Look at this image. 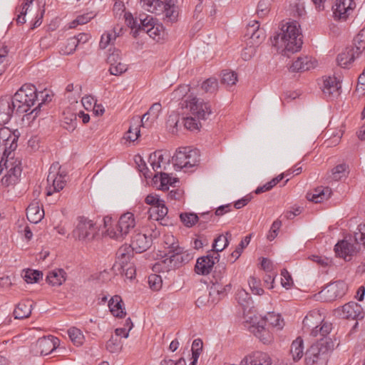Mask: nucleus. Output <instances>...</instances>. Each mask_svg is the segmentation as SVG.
<instances>
[{
    "mask_svg": "<svg viewBox=\"0 0 365 365\" xmlns=\"http://www.w3.org/2000/svg\"><path fill=\"white\" fill-rule=\"evenodd\" d=\"M231 238V234L229 232L225 233V235H219L212 244V250L216 252L215 255L219 252H222L229 245V239Z\"/></svg>",
    "mask_w": 365,
    "mask_h": 365,
    "instance_id": "79ce46f5",
    "label": "nucleus"
},
{
    "mask_svg": "<svg viewBox=\"0 0 365 365\" xmlns=\"http://www.w3.org/2000/svg\"><path fill=\"white\" fill-rule=\"evenodd\" d=\"M188 152V148H178L175 155L172 158V161L175 167L178 169L183 168H186V165H184V163H186L187 153Z\"/></svg>",
    "mask_w": 365,
    "mask_h": 365,
    "instance_id": "4c0bfd02",
    "label": "nucleus"
},
{
    "mask_svg": "<svg viewBox=\"0 0 365 365\" xmlns=\"http://www.w3.org/2000/svg\"><path fill=\"white\" fill-rule=\"evenodd\" d=\"M290 354L294 361H297L304 355V342L301 337H297L291 344Z\"/></svg>",
    "mask_w": 365,
    "mask_h": 365,
    "instance_id": "f704fd0d",
    "label": "nucleus"
},
{
    "mask_svg": "<svg viewBox=\"0 0 365 365\" xmlns=\"http://www.w3.org/2000/svg\"><path fill=\"white\" fill-rule=\"evenodd\" d=\"M271 359L267 353L256 351L245 356L240 365H270Z\"/></svg>",
    "mask_w": 365,
    "mask_h": 365,
    "instance_id": "a211bd4d",
    "label": "nucleus"
},
{
    "mask_svg": "<svg viewBox=\"0 0 365 365\" xmlns=\"http://www.w3.org/2000/svg\"><path fill=\"white\" fill-rule=\"evenodd\" d=\"M201 88L205 93H214L218 89V82L215 78H209L204 81L201 85Z\"/></svg>",
    "mask_w": 365,
    "mask_h": 365,
    "instance_id": "3c124183",
    "label": "nucleus"
},
{
    "mask_svg": "<svg viewBox=\"0 0 365 365\" xmlns=\"http://www.w3.org/2000/svg\"><path fill=\"white\" fill-rule=\"evenodd\" d=\"M347 284L343 281L330 283L318 293V298L327 302H332L345 295Z\"/></svg>",
    "mask_w": 365,
    "mask_h": 365,
    "instance_id": "f8f14e48",
    "label": "nucleus"
},
{
    "mask_svg": "<svg viewBox=\"0 0 365 365\" xmlns=\"http://www.w3.org/2000/svg\"><path fill=\"white\" fill-rule=\"evenodd\" d=\"M334 250L338 255L345 259L347 257H351L357 252L356 247L345 240L339 242L335 245Z\"/></svg>",
    "mask_w": 365,
    "mask_h": 365,
    "instance_id": "5701e85b",
    "label": "nucleus"
},
{
    "mask_svg": "<svg viewBox=\"0 0 365 365\" xmlns=\"http://www.w3.org/2000/svg\"><path fill=\"white\" fill-rule=\"evenodd\" d=\"M265 38V33L263 29H259L250 36V40L247 42V45H250L256 48Z\"/></svg>",
    "mask_w": 365,
    "mask_h": 365,
    "instance_id": "37998d69",
    "label": "nucleus"
},
{
    "mask_svg": "<svg viewBox=\"0 0 365 365\" xmlns=\"http://www.w3.org/2000/svg\"><path fill=\"white\" fill-rule=\"evenodd\" d=\"M299 27L297 21L282 24L276 35L270 38L272 46L284 48V54L297 52L302 45Z\"/></svg>",
    "mask_w": 365,
    "mask_h": 365,
    "instance_id": "f03ea898",
    "label": "nucleus"
},
{
    "mask_svg": "<svg viewBox=\"0 0 365 365\" xmlns=\"http://www.w3.org/2000/svg\"><path fill=\"white\" fill-rule=\"evenodd\" d=\"M332 329V324L328 322H319L317 327H314L311 331V335L314 337L319 336L320 339H324V341H331L329 338H327V335L330 333Z\"/></svg>",
    "mask_w": 365,
    "mask_h": 365,
    "instance_id": "bb28decb",
    "label": "nucleus"
},
{
    "mask_svg": "<svg viewBox=\"0 0 365 365\" xmlns=\"http://www.w3.org/2000/svg\"><path fill=\"white\" fill-rule=\"evenodd\" d=\"M140 132L138 120H137V123L135 126L133 125L130 126L128 130L124 135V139H126L130 142H134L139 137Z\"/></svg>",
    "mask_w": 365,
    "mask_h": 365,
    "instance_id": "6e6d98bb",
    "label": "nucleus"
},
{
    "mask_svg": "<svg viewBox=\"0 0 365 365\" xmlns=\"http://www.w3.org/2000/svg\"><path fill=\"white\" fill-rule=\"evenodd\" d=\"M160 188L162 190H168V185L174 186V185L178 182V180L175 178L170 177L165 173H160Z\"/></svg>",
    "mask_w": 365,
    "mask_h": 365,
    "instance_id": "13d9d810",
    "label": "nucleus"
},
{
    "mask_svg": "<svg viewBox=\"0 0 365 365\" xmlns=\"http://www.w3.org/2000/svg\"><path fill=\"white\" fill-rule=\"evenodd\" d=\"M43 277L41 272L33 269H28L26 271L24 278L27 283L38 282Z\"/></svg>",
    "mask_w": 365,
    "mask_h": 365,
    "instance_id": "bf43d9fd",
    "label": "nucleus"
},
{
    "mask_svg": "<svg viewBox=\"0 0 365 365\" xmlns=\"http://www.w3.org/2000/svg\"><path fill=\"white\" fill-rule=\"evenodd\" d=\"M322 81V91L327 99L333 100L339 96L342 81L340 73H334L333 76H324Z\"/></svg>",
    "mask_w": 365,
    "mask_h": 365,
    "instance_id": "9d476101",
    "label": "nucleus"
},
{
    "mask_svg": "<svg viewBox=\"0 0 365 365\" xmlns=\"http://www.w3.org/2000/svg\"><path fill=\"white\" fill-rule=\"evenodd\" d=\"M66 279V273L63 269H57L48 272L46 281L52 286L61 285Z\"/></svg>",
    "mask_w": 365,
    "mask_h": 365,
    "instance_id": "7c9ffc66",
    "label": "nucleus"
},
{
    "mask_svg": "<svg viewBox=\"0 0 365 365\" xmlns=\"http://www.w3.org/2000/svg\"><path fill=\"white\" fill-rule=\"evenodd\" d=\"M123 301L120 296L115 295L108 302V307L110 312L116 317L123 318L125 316L126 312L123 307Z\"/></svg>",
    "mask_w": 365,
    "mask_h": 365,
    "instance_id": "cd10ccee",
    "label": "nucleus"
},
{
    "mask_svg": "<svg viewBox=\"0 0 365 365\" xmlns=\"http://www.w3.org/2000/svg\"><path fill=\"white\" fill-rule=\"evenodd\" d=\"M77 46L76 39L74 37H71L68 38L66 42L62 46L60 52L63 55H69L76 51Z\"/></svg>",
    "mask_w": 365,
    "mask_h": 365,
    "instance_id": "864d4df0",
    "label": "nucleus"
},
{
    "mask_svg": "<svg viewBox=\"0 0 365 365\" xmlns=\"http://www.w3.org/2000/svg\"><path fill=\"white\" fill-rule=\"evenodd\" d=\"M66 173L61 170V165L58 163H53L48 171L47 177L48 186L46 187V195L50 196L54 192H59L66 185Z\"/></svg>",
    "mask_w": 365,
    "mask_h": 365,
    "instance_id": "423d86ee",
    "label": "nucleus"
},
{
    "mask_svg": "<svg viewBox=\"0 0 365 365\" xmlns=\"http://www.w3.org/2000/svg\"><path fill=\"white\" fill-rule=\"evenodd\" d=\"M165 243L168 250V253L155 263L154 269L156 270L168 272L189 262L192 259V253L180 247L174 236L167 235Z\"/></svg>",
    "mask_w": 365,
    "mask_h": 365,
    "instance_id": "f257e3e1",
    "label": "nucleus"
},
{
    "mask_svg": "<svg viewBox=\"0 0 365 365\" xmlns=\"http://www.w3.org/2000/svg\"><path fill=\"white\" fill-rule=\"evenodd\" d=\"M236 299L242 307H248L251 301L250 294L244 289L238 290L236 294Z\"/></svg>",
    "mask_w": 365,
    "mask_h": 365,
    "instance_id": "0e129e2a",
    "label": "nucleus"
},
{
    "mask_svg": "<svg viewBox=\"0 0 365 365\" xmlns=\"http://www.w3.org/2000/svg\"><path fill=\"white\" fill-rule=\"evenodd\" d=\"M180 218L183 225L187 227H191L199 220V217L193 212H184L180 215Z\"/></svg>",
    "mask_w": 365,
    "mask_h": 365,
    "instance_id": "8fccbe9b",
    "label": "nucleus"
},
{
    "mask_svg": "<svg viewBox=\"0 0 365 365\" xmlns=\"http://www.w3.org/2000/svg\"><path fill=\"white\" fill-rule=\"evenodd\" d=\"M63 126L69 132L73 131L77 126V114L66 110L63 113Z\"/></svg>",
    "mask_w": 365,
    "mask_h": 365,
    "instance_id": "72a5a7b5",
    "label": "nucleus"
},
{
    "mask_svg": "<svg viewBox=\"0 0 365 365\" xmlns=\"http://www.w3.org/2000/svg\"><path fill=\"white\" fill-rule=\"evenodd\" d=\"M98 232V227L93 220L85 217H79L73 235L78 240L89 242L95 237Z\"/></svg>",
    "mask_w": 365,
    "mask_h": 365,
    "instance_id": "1a4fd4ad",
    "label": "nucleus"
},
{
    "mask_svg": "<svg viewBox=\"0 0 365 365\" xmlns=\"http://www.w3.org/2000/svg\"><path fill=\"white\" fill-rule=\"evenodd\" d=\"M131 247H127V246H122L120 247L118 250L117 251L116 256L118 261L115 262V264L113 265V268L116 269L118 270L119 269H123L125 264L128 265V262L130 259L131 255Z\"/></svg>",
    "mask_w": 365,
    "mask_h": 365,
    "instance_id": "b1692460",
    "label": "nucleus"
},
{
    "mask_svg": "<svg viewBox=\"0 0 365 365\" xmlns=\"http://www.w3.org/2000/svg\"><path fill=\"white\" fill-rule=\"evenodd\" d=\"M10 155H6V159L2 158L0 162V185L6 187L14 186L22 173L21 160L18 158L9 157Z\"/></svg>",
    "mask_w": 365,
    "mask_h": 365,
    "instance_id": "20e7f679",
    "label": "nucleus"
},
{
    "mask_svg": "<svg viewBox=\"0 0 365 365\" xmlns=\"http://www.w3.org/2000/svg\"><path fill=\"white\" fill-rule=\"evenodd\" d=\"M14 102H11V96H4L0 98V125H4L9 122L14 113Z\"/></svg>",
    "mask_w": 365,
    "mask_h": 365,
    "instance_id": "dca6fc26",
    "label": "nucleus"
},
{
    "mask_svg": "<svg viewBox=\"0 0 365 365\" xmlns=\"http://www.w3.org/2000/svg\"><path fill=\"white\" fill-rule=\"evenodd\" d=\"M362 308L356 302H351L342 307L341 315L345 319H357L363 318Z\"/></svg>",
    "mask_w": 365,
    "mask_h": 365,
    "instance_id": "6ab92c4d",
    "label": "nucleus"
},
{
    "mask_svg": "<svg viewBox=\"0 0 365 365\" xmlns=\"http://www.w3.org/2000/svg\"><path fill=\"white\" fill-rule=\"evenodd\" d=\"M141 3H143V7L148 11L160 15L163 14L167 1L164 2L160 0H141Z\"/></svg>",
    "mask_w": 365,
    "mask_h": 365,
    "instance_id": "393cba45",
    "label": "nucleus"
},
{
    "mask_svg": "<svg viewBox=\"0 0 365 365\" xmlns=\"http://www.w3.org/2000/svg\"><path fill=\"white\" fill-rule=\"evenodd\" d=\"M222 282H212V285L210 288V296L217 295V299H212V303H215V301H219L220 299L225 297L227 293L231 290V284L227 283L224 284Z\"/></svg>",
    "mask_w": 365,
    "mask_h": 365,
    "instance_id": "4be33fe9",
    "label": "nucleus"
},
{
    "mask_svg": "<svg viewBox=\"0 0 365 365\" xmlns=\"http://www.w3.org/2000/svg\"><path fill=\"white\" fill-rule=\"evenodd\" d=\"M270 1L260 0L257 7V14L259 17H264L269 11Z\"/></svg>",
    "mask_w": 365,
    "mask_h": 365,
    "instance_id": "338daca9",
    "label": "nucleus"
},
{
    "mask_svg": "<svg viewBox=\"0 0 365 365\" xmlns=\"http://www.w3.org/2000/svg\"><path fill=\"white\" fill-rule=\"evenodd\" d=\"M250 236H246L244 239L241 240L239 245L232 252L231 257L234 258L232 262H234L237 259L240 257L242 252V250L249 245L250 242Z\"/></svg>",
    "mask_w": 365,
    "mask_h": 365,
    "instance_id": "052dcab7",
    "label": "nucleus"
},
{
    "mask_svg": "<svg viewBox=\"0 0 365 365\" xmlns=\"http://www.w3.org/2000/svg\"><path fill=\"white\" fill-rule=\"evenodd\" d=\"M360 53L356 52L354 48H346L345 51L339 53L337 56L336 61L338 66L341 68H345L346 66H350L351 63L359 58Z\"/></svg>",
    "mask_w": 365,
    "mask_h": 365,
    "instance_id": "aec40b11",
    "label": "nucleus"
},
{
    "mask_svg": "<svg viewBox=\"0 0 365 365\" xmlns=\"http://www.w3.org/2000/svg\"><path fill=\"white\" fill-rule=\"evenodd\" d=\"M331 190L328 187H317L312 193H307V198L309 201L319 203L328 199L331 196Z\"/></svg>",
    "mask_w": 365,
    "mask_h": 365,
    "instance_id": "c85d7f7f",
    "label": "nucleus"
},
{
    "mask_svg": "<svg viewBox=\"0 0 365 365\" xmlns=\"http://www.w3.org/2000/svg\"><path fill=\"white\" fill-rule=\"evenodd\" d=\"M106 61L110 66L109 68H119V67L127 66L123 62L120 51L115 48L109 53Z\"/></svg>",
    "mask_w": 365,
    "mask_h": 365,
    "instance_id": "c9c22d12",
    "label": "nucleus"
},
{
    "mask_svg": "<svg viewBox=\"0 0 365 365\" xmlns=\"http://www.w3.org/2000/svg\"><path fill=\"white\" fill-rule=\"evenodd\" d=\"M346 170V165L345 164H340L336 165L332 170V178L334 180H339L344 176Z\"/></svg>",
    "mask_w": 365,
    "mask_h": 365,
    "instance_id": "774afa93",
    "label": "nucleus"
},
{
    "mask_svg": "<svg viewBox=\"0 0 365 365\" xmlns=\"http://www.w3.org/2000/svg\"><path fill=\"white\" fill-rule=\"evenodd\" d=\"M33 2L34 0H24L20 6L16 8V11L18 13L16 19L17 24H24L26 23L25 16L29 10V6Z\"/></svg>",
    "mask_w": 365,
    "mask_h": 365,
    "instance_id": "a19ab883",
    "label": "nucleus"
},
{
    "mask_svg": "<svg viewBox=\"0 0 365 365\" xmlns=\"http://www.w3.org/2000/svg\"><path fill=\"white\" fill-rule=\"evenodd\" d=\"M356 52L361 53L365 51V27L361 29L354 39Z\"/></svg>",
    "mask_w": 365,
    "mask_h": 365,
    "instance_id": "603ef678",
    "label": "nucleus"
},
{
    "mask_svg": "<svg viewBox=\"0 0 365 365\" xmlns=\"http://www.w3.org/2000/svg\"><path fill=\"white\" fill-rule=\"evenodd\" d=\"M219 262V254L216 256L213 255H207L199 257L195 267V271L197 274L201 275H207L210 273L215 264Z\"/></svg>",
    "mask_w": 365,
    "mask_h": 365,
    "instance_id": "2eb2a0df",
    "label": "nucleus"
},
{
    "mask_svg": "<svg viewBox=\"0 0 365 365\" xmlns=\"http://www.w3.org/2000/svg\"><path fill=\"white\" fill-rule=\"evenodd\" d=\"M175 0H167V4L163 14H165V20L168 23H173L177 21L178 11L175 5Z\"/></svg>",
    "mask_w": 365,
    "mask_h": 365,
    "instance_id": "58836bf2",
    "label": "nucleus"
},
{
    "mask_svg": "<svg viewBox=\"0 0 365 365\" xmlns=\"http://www.w3.org/2000/svg\"><path fill=\"white\" fill-rule=\"evenodd\" d=\"M237 80V73L234 70H222L221 81L223 84L233 86Z\"/></svg>",
    "mask_w": 365,
    "mask_h": 365,
    "instance_id": "a18cd8bd",
    "label": "nucleus"
},
{
    "mask_svg": "<svg viewBox=\"0 0 365 365\" xmlns=\"http://www.w3.org/2000/svg\"><path fill=\"white\" fill-rule=\"evenodd\" d=\"M318 61L312 56H304L298 57L292 63L290 68H315L317 67Z\"/></svg>",
    "mask_w": 365,
    "mask_h": 365,
    "instance_id": "2f4dec72",
    "label": "nucleus"
},
{
    "mask_svg": "<svg viewBox=\"0 0 365 365\" xmlns=\"http://www.w3.org/2000/svg\"><path fill=\"white\" fill-rule=\"evenodd\" d=\"M252 324L249 329L255 336H257L262 343L269 344L272 340V336L266 325L276 327L282 329L284 327V321L279 314L274 312H268L264 317L257 321V317L252 319Z\"/></svg>",
    "mask_w": 365,
    "mask_h": 365,
    "instance_id": "7ed1b4c3",
    "label": "nucleus"
},
{
    "mask_svg": "<svg viewBox=\"0 0 365 365\" xmlns=\"http://www.w3.org/2000/svg\"><path fill=\"white\" fill-rule=\"evenodd\" d=\"M324 339H318L306 351L304 361L307 365H314L319 360L323 359L328 351L333 346L332 341H328Z\"/></svg>",
    "mask_w": 365,
    "mask_h": 365,
    "instance_id": "0eeeda50",
    "label": "nucleus"
},
{
    "mask_svg": "<svg viewBox=\"0 0 365 365\" xmlns=\"http://www.w3.org/2000/svg\"><path fill=\"white\" fill-rule=\"evenodd\" d=\"M189 91H190V86L188 85L180 86L177 89H175L171 93V99L173 101H175L182 100V101H183V103H182V105L185 100L184 98H187V97H186V96L187 95Z\"/></svg>",
    "mask_w": 365,
    "mask_h": 365,
    "instance_id": "c03bdc74",
    "label": "nucleus"
},
{
    "mask_svg": "<svg viewBox=\"0 0 365 365\" xmlns=\"http://www.w3.org/2000/svg\"><path fill=\"white\" fill-rule=\"evenodd\" d=\"M150 212V216L153 217V214L155 213L158 215L155 220H159L160 219H163L168 214V208L165 207L164 202H163V205L153 207Z\"/></svg>",
    "mask_w": 365,
    "mask_h": 365,
    "instance_id": "69168bd1",
    "label": "nucleus"
},
{
    "mask_svg": "<svg viewBox=\"0 0 365 365\" xmlns=\"http://www.w3.org/2000/svg\"><path fill=\"white\" fill-rule=\"evenodd\" d=\"M351 2L352 0H336L332 6L334 19L335 20L345 21L350 11L353 9Z\"/></svg>",
    "mask_w": 365,
    "mask_h": 365,
    "instance_id": "f3484780",
    "label": "nucleus"
},
{
    "mask_svg": "<svg viewBox=\"0 0 365 365\" xmlns=\"http://www.w3.org/2000/svg\"><path fill=\"white\" fill-rule=\"evenodd\" d=\"M11 98L16 114L21 115L29 112L34 106L38 99L37 90L32 84H24Z\"/></svg>",
    "mask_w": 365,
    "mask_h": 365,
    "instance_id": "39448f33",
    "label": "nucleus"
},
{
    "mask_svg": "<svg viewBox=\"0 0 365 365\" xmlns=\"http://www.w3.org/2000/svg\"><path fill=\"white\" fill-rule=\"evenodd\" d=\"M226 264L225 262H217L213 272V282H222L225 281L226 277Z\"/></svg>",
    "mask_w": 365,
    "mask_h": 365,
    "instance_id": "de8ad7c7",
    "label": "nucleus"
},
{
    "mask_svg": "<svg viewBox=\"0 0 365 365\" xmlns=\"http://www.w3.org/2000/svg\"><path fill=\"white\" fill-rule=\"evenodd\" d=\"M94 15L92 13H88L78 16L75 20L70 24V28H75L78 25H82L90 21Z\"/></svg>",
    "mask_w": 365,
    "mask_h": 365,
    "instance_id": "680f3d73",
    "label": "nucleus"
},
{
    "mask_svg": "<svg viewBox=\"0 0 365 365\" xmlns=\"http://www.w3.org/2000/svg\"><path fill=\"white\" fill-rule=\"evenodd\" d=\"M68 334L71 341L76 346L83 344L84 336L81 331L76 327H71L68 330Z\"/></svg>",
    "mask_w": 365,
    "mask_h": 365,
    "instance_id": "49530a36",
    "label": "nucleus"
},
{
    "mask_svg": "<svg viewBox=\"0 0 365 365\" xmlns=\"http://www.w3.org/2000/svg\"><path fill=\"white\" fill-rule=\"evenodd\" d=\"M135 226L134 215L131 212L124 213L120 216L115 229L107 230L108 235L116 240H123Z\"/></svg>",
    "mask_w": 365,
    "mask_h": 365,
    "instance_id": "6e6552de",
    "label": "nucleus"
},
{
    "mask_svg": "<svg viewBox=\"0 0 365 365\" xmlns=\"http://www.w3.org/2000/svg\"><path fill=\"white\" fill-rule=\"evenodd\" d=\"M122 31L123 28H120L118 31H117L116 28H114L113 30L102 34L99 42V47L101 49H105L108 45L112 44L115 38L120 35Z\"/></svg>",
    "mask_w": 365,
    "mask_h": 365,
    "instance_id": "473e14b6",
    "label": "nucleus"
},
{
    "mask_svg": "<svg viewBox=\"0 0 365 365\" xmlns=\"http://www.w3.org/2000/svg\"><path fill=\"white\" fill-rule=\"evenodd\" d=\"M323 322V317L321 315L319 311L313 310L310 312L304 319L303 324L304 327L308 328L314 329L317 327L319 322Z\"/></svg>",
    "mask_w": 365,
    "mask_h": 365,
    "instance_id": "e433bc0d",
    "label": "nucleus"
},
{
    "mask_svg": "<svg viewBox=\"0 0 365 365\" xmlns=\"http://www.w3.org/2000/svg\"><path fill=\"white\" fill-rule=\"evenodd\" d=\"M139 29L145 31L150 37L155 38L158 29H155V20L153 17L147 16L143 19H140Z\"/></svg>",
    "mask_w": 365,
    "mask_h": 365,
    "instance_id": "ea45409f",
    "label": "nucleus"
},
{
    "mask_svg": "<svg viewBox=\"0 0 365 365\" xmlns=\"http://www.w3.org/2000/svg\"><path fill=\"white\" fill-rule=\"evenodd\" d=\"M189 108L190 113L198 119H206L212 113L210 106L203 100L189 96L185 98L182 108Z\"/></svg>",
    "mask_w": 365,
    "mask_h": 365,
    "instance_id": "9b49d317",
    "label": "nucleus"
},
{
    "mask_svg": "<svg viewBox=\"0 0 365 365\" xmlns=\"http://www.w3.org/2000/svg\"><path fill=\"white\" fill-rule=\"evenodd\" d=\"M32 305V302L29 300L19 303L14 311L15 319H23L29 317L31 314Z\"/></svg>",
    "mask_w": 365,
    "mask_h": 365,
    "instance_id": "c756f323",
    "label": "nucleus"
},
{
    "mask_svg": "<svg viewBox=\"0 0 365 365\" xmlns=\"http://www.w3.org/2000/svg\"><path fill=\"white\" fill-rule=\"evenodd\" d=\"M38 95V99H36V101H41L38 103V106L34 108L31 111V114L33 113H35V116L37 115L38 112L41 110V107L43 104L46 103V102H50L52 100V96L48 93V91L44 90L43 91L37 93Z\"/></svg>",
    "mask_w": 365,
    "mask_h": 365,
    "instance_id": "09e8293b",
    "label": "nucleus"
},
{
    "mask_svg": "<svg viewBox=\"0 0 365 365\" xmlns=\"http://www.w3.org/2000/svg\"><path fill=\"white\" fill-rule=\"evenodd\" d=\"M19 132H12L9 128H0V147H3V155L11 154L17 148Z\"/></svg>",
    "mask_w": 365,
    "mask_h": 365,
    "instance_id": "ddd939ff",
    "label": "nucleus"
},
{
    "mask_svg": "<svg viewBox=\"0 0 365 365\" xmlns=\"http://www.w3.org/2000/svg\"><path fill=\"white\" fill-rule=\"evenodd\" d=\"M248 284L252 293L257 295H262L264 293L263 289L260 287V282L255 277H250Z\"/></svg>",
    "mask_w": 365,
    "mask_h": 365,
    "instance_id": "e2e57ef3",
    "label": "nucleus"
},
{
    "mask_svg": "<svg viewBox=\"0 0 365 365\" xmlns=\"http://www.w3.org/2000/svg\"><path fill=\"white\" fill-rule=\"evenodd\" d=\"M151 240L145 234L136 233L132 238L130 247L132 250L141 253L148 249Z\"/></svg>",
    "mask_w": 365,
    "mask_h": 365,
    "instance_id": "412c9836",
    "label": "nucleus"
},
{
    "mask_svg": "<svg viewBox=\"0 0 365 365\" xmlns=\"http://www.w3.org/2000/svg\"><path fill=\"white\" fill-rule=\"evenodd\" d=\"M199 161V155L197 150H191L188 148V152L187 153L186 163H184V165H186V168H192L195 166Z\"/></svg>",
    "mask_w": 365,
    "mask_h": 365,
    "instance_id": "5fc2aeb1",
    "label": "nucleus"
},
{
    "mask_svg": "<svg viewBox=\"0 0 365 365\" xmlns=\"http://www.w3.org/2000/svg\"><path fill=\"white\" fill-rule=\"evenodd\" d=\"M122 349L120 341L112 336L106 343V349L110 353L119 352Z\"/></svg>",
    "mask_w": 365,
    "mask_h": 365,
    "instance_id": "4d7b16f0",
    "label": "nucleus"
},
{
    "mask_svg": "<svg viewBox=\"0 0 365 365\" xmlns=\"http://www.w3.org/2000/svg\"><path fill=\"white\" fill-rule=\"evenodd\" d=\"M44 211L39 207L38 202L31 203L26 209V217L32 223H37L42 220Z\"/></svg>",
    "mask_w": 365,
    "mask_h": 365,
    "instance_id": "a878e982",
    "label": "nucleus"
},
{
    "mask_svg": "<svg viewBox=\"0 0 365 365\" xmlns=\"http://www.w3.org/2000/svg\"><path fill=\"white\" fill-rule=\"evenodd\" d=\"M59 339L53 336L40 338L35 344V352L36 354L47 355L59 346Z\"/></svg>",
    "mask_w": 365,
    "mask_h": 365,
    "instance_id": "4468645a",
    "label": "nucleus"
}]
</instances>
